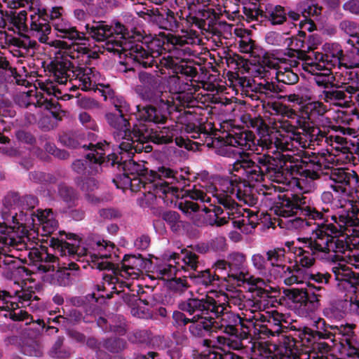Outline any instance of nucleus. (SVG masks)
Segmentation results:
<instances>
[{"instance_id": "f257e3e1", "label": "nucleus", "mask_w": 359, "mask_h": 359, "mask_svg": "<svg viewBox=\"0 0 359 359\" xmlns=\"http://www.w3.org/2000/svg\"><path fill=\"white\" fill-rule=\"evenodd\" d=\"M337 228L333 224L321 226L316 230L312 229L309 236L299 237L297 241L303 247L295 248L296 268L309 270L315 263L313 255L317 257L338 262L332 271L338 281H346L352 286L359 284V274L353 272L347 264L355 265L359 258L352 251L346 249L343 241L336 238Z\"/></svg>"}, {"instance_id": "f03ea898", "label": "nucleus", "mask_w": 359, "mask_h": 359, "mask_svg": "<svg viewBox=\"0 0 359 359\" xmlns=\"http://www.w3.org/2000/svg\"><path fill=\"white\" fill-rule=\"evenodd\" d=\"M46 15V10L43 8H38L36 12L32 14L31 17V29L36 32L39 35V40L41 43H47L50 47L58 49L55 53L54 65L62 70L71 69L73 67L70 61V47L67 42L60 39H54L48 41V34L51 32V27L43 16Z\"/></svg>"}, {"instance_id": "7ed1b4c3", "label": "nucleus", "mask_w": 359, "mask_h": 359, "mask_svg": "<svg viewBox=\"0 0 359 359\" xmlns=\"http://www.w3.org/2000/svg\"><path fill=\"white\" fill-rule=\"evenodd\" d=\"M215 301L210 297L197 299H190L181 304V309L194 315L190 319L192 324L189 327L191 333L196 337H201L204 332L210 330L214 321L212 317L208 316V311H214Z\"/></svg>"}, {"instance_id": "20e7f679", "label": "nucleus", "mask_w": 359, "mask_h": 359, "mask_svg": "<svg viewBox=\"0 0 359 359\" xmlns=\"http://www.w3.org/2000/svg\"><path fill=\"white\" fill-rule=\"evenodd\" d=\"M252 142V135L250 133H240L235 135H229L224 140V145L221 148L220 152L229 157L237 158L233 163V170L238 171L240 169L245 170L253 167L254 162L249 159L248 156H242L244 150L250 147Z\"/></svg>"}, {"instance_id": "39448f33", "label": "nucleus", "mask_w": 359, "mask_h": 359, "mask_svg": "<svg viewBox=\"0 0 359 359\" xmlns=\"http://www.w3.org/2000/svg\"><path fill=\"white\" fill-rule=\"evenodd\" d=\"M206 191L212 194L214 196L222 201H227L228 198L239 201L247 202V189L248 187L238 180L234 178L217 177L214 182L206 186Z\"/></svg>"}, {"instance_id": "423d86ee", "label": "nucleus", "mask_w": 359, "mask_h": 359, "mask_svg": "<svg viewBox=\"0 0 359 359\" xmlns=\"http://www.w3.org/2000/svg\"><path fill=\"white\" fill-rule=\"evenodd\" d=\"M112 103L116 109V113L107 114L108 123L117 130L116 137L126 139L119 144L122 151H128L132 149V142H135L133 131L128 128V121L123 117V112L128 110V106L122 97H115L112 98Z\"/></svg>"}, {"instance_id": "0eeeda50", "label": "nucleus", "mask_w": 359, "mask_h": 359, "mask_svg": "<svg viewBox=\"0 0 359 359\" xmlns=\"http://www.w3.org/2000/svg\"><path fill=\"white\" fill-rule=\"evenodd\" d=\"M297 57L304 61V69L315 76L314 80L318 86H328L330 82V69L326 66L321 53L297 50Z\"/></svg>"}, {"instance_id": "6e6552de", "label": "nucleus", "mask_w": 359, "mask_h": 359, "mask_svg": "<svg viewBox=\"0 0 359 359\" xmlns=\"http://www.w3.org/2000/svg\"><path fill=\"white\" fill-rule=\"evenodd\" d=\"M113 32V37L111 38L114 41L117 42H123L125 43V41L129 46H128L127 50H122L121 52L126 53V55H129L130 58L134 59L144 65H150L153 62V56L145 50L144 46L142 43H136L131 44L130 41H129L125 36V27L123 25L120 24L119 22H116L114 25V27H111Z\"/></svg>"}, {"instance_id": "1a4fd4ad", "label": "nucleus", "mask_w": 359, "mask_h": 359, "mask_svg": "<svg viewBox=\"0 0 359 359\" xmlns=\"http://www.w3.org/2000/svg\"><path fill=\"white\" fill-rule=\"evenodd\" d=\"M86 29L89 34L97 41H105L103 48L109 52L120 53L122 50H127L129 44L125 41H114L111 39L113 37L111 27L106 25L104 22H96L91 27L86 25Z\"/></svg>"}, {"instance_id": "9d476101", "label": "nucleus", "mask_w": 359, "mask_h": 359, "mask_svg": "<svg viewBox=\"0 0 359 359\" xmlns=\"http://www.w3.org/2000/svg\"><path fill=\"white\" fill-rule=\"evenodd\" d=\"M133 134L135 142L144 143L151 141L155 144H167L172 140V128H163L160 130H149L145 125H134Z\"/></svg>"}, {"instance_id": "9b49d317", "label": "nucleus", "mask_w": 359, "mask_h": 359, "mask_svg": "<svg viewBox=\"0 0 359 359\" xmlns=\"http://www.w3.org/2000/svg\"><path fill=\"white\" fill-rule=\"evenodd\" d=\"M69 60L73 64V67L71 69L64 71L60 67L55 66V69L59 70L62 75L69 76L68 72H75L80 82L79 86L83 90L93 89L95 86L100 85V75L95 68L88 67H79L74 71V57L70 55Z\"/></svg>"}, {"instance_id": "f8f14e48", "label": "nucleus", "mask_w": 359, "mask_h": 359, "mask_svg": "<svg viewBox=\"0 0 359 359\" xmlns=\"http://www.w3.org/2000/svg\"><path fill=\"white\" fill-rule=\"evenodd\" d=\"M300 135L289 131H271L270 133L263 135L261 137L262 143L267 147L274 144L277 149L285 151L291 150L294 147L293 142H299Z\"/></svg>"}, {"instance_id": "ddd939ff", "label": "nucleus", "mask_w": 359, "mask_h": 359, "mask_svg": "<svg viewBox=\"0 0 359 359\" xmlns=\"http://www.w3.org/2000/svg\"><path fill=\"white\" fill-rule=\"evenodd\" d=\"M264 277L269 281L281 279L285 285H291L297 283V270L292 271L289 266L276 264L268 268Z\"/></svg>"}, {"instance_id": "4468645a", "label": "nucleus", "mask_w": 359, "mask_h": 359, "mask_svg": "<svg viewBox=\"0 0 359 359\" xmlns=\"http://www.w3.org/2000/svg\"><path fill=\"white\" fill-rule=\"evenodd\" d=\"M57 21L52 25L57 37L67 39L72 41H81L85 39L84 34L79 32L67 17Z\"/></svg>"}, {"instance_id": "2eb2a0df", "label": "nucleus", "mask_w": 359, "mask_h": 359, "mask_svg": "<svg viewBox=\"0 0 359 359\" xmlns=\"http://www.w3.org/2000/svg\"><path fill=\"white\" fill-rule=\"evenodd\" d=\"M155 194L149 191L144 195L145 200L148 205H151L153 204L154 201L156 200V196L162 198H166L167 201H172L175 197L179 196V189L176 187L170 186L166 182H161L155 184L154 185Z\"/></svg>"}, {"instance_id": "dca6fc26", "label": "nucleus", "mask_w": 359, "mask_h": 359, "mask_svg": "<svg viewBox=\"0 0 359 359\" xmlns=\"http://www.w3.org/2000/svg\"><path fill=\"white\" fill-rule=\"evenodd\" d=\"M351 178H354V174L348 173L343 168L334 169L330 175V180L332 182L330 187L336 193H344Z\"/></svg>"}, {"instance_id": "f3484780", "label": "nucleus", "mask_w": 359, "mask_h": 359, "mask_svg": "<svg viewBox=\"0 0 359 359\" xmlns=\"http://www.w3.org/2000/svg\"><path fill=\"white\" fill-rule=\"evenodd\" d=\"M142 260L135 257L126 256L123 260L120 274L123 278H137L141 273Z\"/></svg>"}, {"instance_id": "a211bd4d", "label": "nucleus", "mask_w": 359, "mask_h": 359, "mask_svg": "<svg viewBox=\"0 0 359 359\" xmlns=\"http://www.w3.org/2000/svg\"><path fill=\"white\" fill-rule=\"evenodd\" d=\"M137 108L136 118L141 121H148L159 123H163L165 119V116L161 111H158L155 107L147 106L140 109L137 106Z\"/></svg>"}, {"instance_id": "6ab92c4d", "label": "nucleus", "mask_w": 359, "mask_h": 359, "mask_svg": "<svg viewBox=\"0 0 359 359\" xmlns=\"http://www.w3.org/2000/svg\"><path fill=\"white\" fill-rule=\"evenodd\" d=\"M36 216L45 234H50L56 230L57 222L51 210L38 211Z\"/></svg>"}, {"instance_id": "aec40b11", "label": "nucleus", "mask_w": 359, "mask_h": 359, "mask_svg": "<svg viewBox=\"0 0 359 359\" xmlns=\"http://www.w3.org/2000/svg\"><path fill=\"white\" fill-rule=\"evenodd\" d=\"M325 54L323 55V60L326 66L330 69L332 66L339 65L341 63L343 51L339 46L332 44V46L326 45Z\"/></svg>"}, {"instance_id": "412c9836", "label": "nucleus", "mask_w": 359, "mask_h": 359, "mask_svg": "<svg viewBox=\"0 0 359 359\" xmlns=\"http://www.w3.org/2000/svg\"><path fill=\"white\" fill-rule=\"evenodd\" d=\"M292 201L297 212L299 210L302 215L308 216L313 219H322L323 218L322 212L306 205L305 197L295 196Z\"/></svg>"}, {"instance_id": "4be33fe9", "label": "nucleus", "mask_w": 359, "mask_h": 359, "mask_svg": "<svg viewBox=\"0 0 359 359\" xmlns=\"http://www.w3.org/2000/svg\"><path fill=\"white\" fill-rule=\"evenodd\" d=\"M302 113L307 115L309 120L313 121L320 116H323L327 111V107L319 101L311 102V100L306 102L302 107Z\"/></svg>"}, {"instance_id": "5701e85b", "label": "nucleus", "mask_w": 359, "mask_h": 359, "mask_svg": "<svg viewBox=\"0 0 359 359\" xmlns=\"http://www.w3.org/2000/svg\"><path fill=\"white\" fill-rule=\"evenodd\" d=\"M297 283H296V284H308L311 280L318 283H323V281L327 283L330 277L327 273L323 274L319 272L313 273L309 270L304 269H298L297 270Z\"/></svg>"}, {"instance_id": "b1692460", "label": "nucleus", "mask_w": 359, "mask_h": 359, "mask_svg": "<svg viewBox=\"0 0 359 359\" xmlns=\"http://www.w3.org/2000/svg\"><path fill=\"white\" fill-rule=\"evenodd\" d=\"M265 17L273 25L283 24L287 19V13L280 6L267 5L265 8Z\"/></svg>"}, {"instance_id": "393cba45", "label": "nucleus", "mask_w": 359, "mask_h": 359, "mask_svg": "<svg viewBox=\"0 0 359 359\" xmlns=\"http://www.w3.org/2000/svg\"><path fill=\"white\" fill-rule=\"evenodd\" d=\"M328 224H316L313 223V226L307 221H305L299 217H295L287 221V226L290 229H297L305 233H312V229L316 230L321 226H327Z\"/></svg>"}, {"instance_id": "a878e982", "label": "nucleus", "mask_w": 359, "mask_h": 359, "mask_svg": "<svg viewBox=\"0 0 359 359\" xmlns=\"http://www.w3.org/2000/svg\"><path fill=\"white\" fill-rule=\"evenodd\" d=\"M50 246L59 252L62 256L74 255L76 252V248L74 244L55 238L50 240Z\"/></svg>"}, {"instance_id": "bb28decb", "label": "nucleus", "mask_w": 359, "mask_h": 359, "mask_svg": "<svg viewBox=\"0 0 359 359\" xmlns=\"http://www.w3.org/2000/svg\"><path fill=\"white\" fill-rule=\"evenodd\" d=\"M286 297L292 300L295 304L296 307H302L306 306L308 292L303 290V289H290L284 291Z\"/></svg>"}, {"instance_id": "cd10ccee", "label": "nucleus", "mask_w": 359, "mask_h": 359, "mask_svg": "<svg viewBox=\"0 0 359 359\" xmlns=\"http://www.w3.org/2000/svg\"><path fill=\"white\" fill-rule=\"evenodd\" d=\"M109 150V145L99 143L97 144H92L90 151L87 154V158L90 162L100 164L103 162L105 152Z\"/></svg>"}, {"instance_id": "c85d7f7f", "label": "nucleus", "mask_w": 359, "mask_h": 359, "mask_svg": "<svg viewBox=\"0 0 359 359\" xmlns=\"http://www.w3.org/2000/svg\"><path fill=\"white\" fill-rule=\"evenodd\" d=\"M34 253L36 254V256L39 259L44 260L46 262L53 264V265H51V266L50 265L46 266V265L41 264L39 267V269L40 270H42L43 272H47V271H50L51 270L52 271L55 270V266L54 265V264L57 262V258L55 256H54L53 255H51L50 253H48L46 251V249H42L41 252H38L37 250H36V252H34Z\"/></svg>"}, {"instance_id": "c756f323", "label": "nucleus", "mask_w": 359, "mask_h": 359, "mask_svg": "<svg viewBox=\"0 0 359 359\" xmlns=\"http://www.w3.org/2000/svg\"><path fill=\"white\" fill-rule=\"evenodd\" d=\"M276 79L286 84H294L297 82L298 76L288 68H279L276 73Z\"/></svg>"}, {"instance_id": "7c9ffc66", "label": "nucleus", "mask_w": 359, "mask_h": 359, "mask_svg": "<svg viewBox=\"0 0 359 359\" xmlns=\"http://www.w3.org/2000/svg\"><path fill=\"white\" fill-rule=\"evenodd\" d=\"M275 212L276 215L285 218L297 213L292 201L289 199L283 200L280 205L276 207Z\"/></svg>"}, {"instance_id": "2f4dec72", "label": "nucleus", "mask_w": 359, "mask_h": 359, "mask_svg": "<svg viewBox=\"0 0 359 359\" xmlns=\"http://www.w3.org/2000/svg\"><path fill=\"white\" fill-rule=\"evenodd\" d=\"M8 6L15 9L20 7L28 6L34 13L38 8H42L40 3L36 0H7Z\"/></svg>"}, {"instance_id": "473e14b6", "label": "nucleus", "mask_w": 359, "mask_h": 359, "mask_svg": "<svg viewBox=\"0 0 359 359\" xmlns=\"http://www.w3.org/2000/svg\"><path fill=\"white\" fill-rule=\"evenodd\" d=\"M245 262V257L241 253H232L227 258L228 266L231 271L239 270Z\"/></svg>"}, {"instance_id": "72a5a7b5", "label": "nucleus", "mask_w": 359, "mask_h": 359, "mask_svg": "<svg viewBox=\"0 0 359 359\" xmlns=\"http://www.w3.org/2000/svg\"><path fill=\"white\" fill-rule=\"evenodd\" d=\"M325 100L334 104L341 105L346 98V94L342 90L325 91Z\"/></svg>"}, {"instance_id": "f704fd0d", "label": "nucleus", "mask_w": 359, "mask_h": 359, "mask_svg": "<svg viewBox=\"0 0 359 359\" xmlns=\"http://www.w3.org/2000/svg\"><path fill=\"white\" fill-rule=\"evenodd\" d=\"M175 172L170 170V168L161 167L158 168V172L150 170L149 172L148 173V179L151 182H155L156 180L161 179V177H175Z\"/></svg>"}, {"instance_id": "c9c22d12", "label": "nucleus", "mask_w": 359, "mask_h": 359, "mask_svg": "<svg viewBox=\"0 0 359 359\" xmlns=\"http://www.w3.org/2000/svg\"><path fill=\"white\" fill-rule=\"evenodd\" d=\"M266 257L271 266L282 264L280 262L284 258V250L280 248L270 250L266 252Z\"/></svg>"}, {"instance_id": "e433bc0d", "label": "nucleus", "mask_w": 359, "mask_h": 359, "mask_svg": "<svg viewBox=\"0 0 359 359\" xmlns=\"http://www.w3.org/2000/svg\"><path fill=\"white\" fill-rule=\"evenodd\" d=\"M251 260L254 267L259 271V273L262 276L266 275L268 268L266 267L267 264L264 257L261 254H255L252 256Z\"/></svg>"}, {"instance_id": "4c0bfd02", "label": "nucleus", "mask_w": 359, "mask_h": 359, "mask_svg": "<svg viewBox=\"0 0 359 359\" xmlns=\"http://www.w3.org/2000/svg\"><path fill=\"white\" fill-rule=\"evenodd\" d=\"M259 172L262 173L269 172L272 170L273 162L274 159L269 156H259L257 159Z\"/></svg>"}, {"instance_id": "58836bf2", "label": "nucleus", "mask_w": 359, "mask_h": 359, "mask_svg": "<svg viewBox=\"0 0 359 359\" xmlns=\"http://www.w3.org/2000/svg\"><path fill=\"white\" fill-rule=\"evenodd\" d=\"M281 62L282 61L280 59L269 54H266L262 60V65L264 66V67L274 69H276V71H278V69L281 67Z\"/></svg>"}, {"instance_id": "ea45409f", "label": "nucleus", "mask_w": 359, "mask_h": 359, "mask_svg": "<svg viewBox=\"0 0 359 359\" xmlns=\"http://www.w3.org/2000/svg\"><path fill=\"white\" fill-rule=\"evenodd\" d=\"M246 219L245 227L243 229V233H250L257 226L258 224V217L257 214L248 212L247 216H243Z\"/></svg>"}, {"instance_id": "a19ab883", "label": "nucleus", "mask_w": 359, "mask_h": 359, "mask_svg": "<svg viewBox=\"0 0 359 359\" xmlns=\"http://www.w3.org/2000/svg\"><path fill=\"white\" fill-rule=\"evenodd\" d=\"M300 127L311 140L318 136L320 132L319 128L314 126L312 121H304L302 123H300Z\"/></svg>"}, {"instance_id": "79ce46f5", "label": "nucleus", "mask_w": 359, "mask_h": 359, "mask_svg": "<svg viewBox=\"0 0 359 359\" xmlns=\"http://www.w3.org/2000/svg\"><path fill=\"white\" fill-rule=\"evenodd\" d=\"M104 244L97 243V255L96 257L97 258L104 259L108 258L111 256V250L113 249V245L109 244L108 245L107 243L104 242Z\"/></svg>"}, {"instance_id": "37998d69", "label": "nucleus", "mask_w": 359, "mask_h": 359, "mask_svg": "<svg viewBox=\"0 0 359 359\" xmlns=\"http://www.w3.org/2000/svg\"><path fill=\"white\" fill-rule=\"evenodd\" d=\"M49 16L52 25L55 22H57V20H60V19L66 18L65 10L63 8L60 6L52 8L51 11H50Z\"/></svg>"}, {"instance_id": "c03bdc74", "label": "nucleus", "mask_w": 359, "mask_h": 359, "mask_svg": "<svg viewBox=\"0 0 359 359\" xmlns=\"http://www.w3.org/2000/svg\"><path fill=\"white\" fill-rule=\"evenodd\" d=\"M346 65L349 68L359 67V50L358 48H354L349 53Z\"/></svg>"}, {"instance_id": "a18cd8bd", "label": "nucleus", "mask_w": 359, "mask_h": 359, "mask_svg": "<svg viewBox=\"0 0 359 359\" xmlns=\"http://www.w3.org/2000/svg\"><path fill=\"white\" fill-rule=\"evenodd\" d=\"M180 209L186 214H191V212H194L198 210V205L197 203L190 201H185L184 202H181L179 204Z\"/></svg>"}, {"instance_id": "49530a36", "label": "nucleus", "mask_w": 359, "mask_h": 359, "mask_svg": "<svg viewBox=\"0 0 359 359\" xmlns=\"http://www.w3.org/2000/svg\"><path fill=\"white\" fill-rule=\"evenodd\" d=\"M327 142L334 147L336 150H339L341 146L345 145L346 143V139L341 136H330L327 139Z\"/></svg>"}, {"instance_id": "de8ad7c7", "label": "nucleus", "mask_w": 359, "mask_h": 359, "mask_svg": "<svg viewBox=\"0 0 359 359\" xmlns=\"http://www.w3.org/2000/svg\"><path fill=\"white\" fill-rule=\"evenodd\" d=\"M184 263L189 266L192 269H196L197 267V256L195 253L187 252L183 258Z\"/></svg>"}, {"instance_id": "09e8293b", "label": "nucleus", "mask_w": 359, "mask_h": 359, "mask_svg": "<svg viewBox=\"0 0 359 359\" xmlns=\"http://www.w3.org/2000/svg\"><path fill=\"white\" fill-rule=\"evenodd\" d=\"M189 195L194 200H201L203 202L210 201L209 197L206 196L204 191L199 189H194L190 191Z\"/></svg>"}, {"instance_id": "8fccbe9b", "label": "nucleus", "mask_w": 359, "mask_h": 359, "mask_svg": "<svg viewBox=\"0 0 359 359\" xmlns=\"http://www.w3.org/2000/svg\"><path fill=\"white\" fill-rule=\"evenodd\" d=\"M163 219L171 226L177 224L180 222V217L176 212H166L163 214Z\"/></svg>"}, {"instance_id": "3c124183", "label": "nucleus", "mask_w": 359, "mask_h": 359, "mask_svg": "<svg viewBox=\"0 0 359 359\" xmlns=\"http://www.w3.org/2000/svg\"><path fill=\"white\" fill-rule=\"evenodd\" d=\"M298 11L302 13L303 17H304L305 19H308L309 16L318 13L317 8L313 6H308L306 8H303L302 6H299L298 8Z\"/></svg>"}, {"instance_id": "603ef678", "label": "nucleus", "mask_w": 359, "mask_h": 359, "mask_svg": "<svg viewBox=\"0 0 359 359\" xmlns=\"http://www.w3.org/2000/svg\"><path fill=\"white\" fill-rule=\"evenodd\" d=\"M344 8L350 12L359 14V1L351 0L344 4Z\"/></svg>"}, {"instance_id": "864d4df0", "label": "nucleus", "mask_w": 359, "mask_h": 359, "mask_svg": "<svg viewBox=\"0 0 359 359\" xmlns=\"http://www.w3.org/2000/svg\"><path fill=\"white\" fill-rule=\"evenodd\" d=\"M313 349L323 356L330 351V346L325 342H318L314 344Z\"/></svg>"}, {"instance_id": "5fc2aeb1", "label": "nucleus", "mask_w": 359, "mask_h": 359, "mask_svg": "<svg viewBox=\"0 0 359 359\" xmlns=\"http://www.w3.org/2000/svg\"><path fill=\"white\" fill-rule=\"evenodd\" d=\"M311 97L305 95V96H299V95H290L288 96V100L293 102H297V104L304 106L305 102L310 100Z\"/></svg>"}, {"instance_id": "6e6d98bb", "label": "nucleus", "mask_w": 359, "mask_h": 359, "mask_svg": "<svg viewBox=\"0 0 359 359\" xmlns=\"http://www.w3.org/2000/svg\"><path fill=\"white\" fill-rule=\"evenodd\" d=\"M11 318L14 320H25L29 318V314L25 311L19 310L11 313Z\"/></svg>"}, {"instance_id": "4d7b16f0", "label": "nucleus", "mask_w": 359, "mask_h": 359, "mask_svg": "<svg viewBox=\"0 0 359 359\" xmlns=\"http://www.w3.org/2000/svg\"><path fill=\"white\" fill-rule=\"evenodd\" d=\"M319 297L320 295L311 293H308V299H307V303H309L311 304V309H315L318 307L319 306Z\"/></svg>"}, {"instance_id": "13d9d810", "label": "nucleus", "mask_w": 359, "mask_h": 359, "mask_svg": "<svg viewBox=\"0 0 359 359\" xmlns=\"http://www.w3.org/2000/svg\"><path fill=\"white\" fill-rule=\"evenodd\" d=\"M97 187V184L94 180L89 179L86 182H83L81 188L83 191H93Z\"/></svg>"}, {"instance_id": "bf43d9fd", "label": "nucleus", "mask_w": 359, "mask_h": 359, "mask_svg": "<svg viewBox=\"0 0 359 359\" xmlns=\"http://www.w3.org/2000/svg\"><path fill=\"white\" fill-rule=\"evenodd\" d=\"M240 49L243 53H248L251 52L252 50V45L250 43V40L248 41L241 40L240 42Z\"/></svg>"}, {"instance_id": "052dcab7", "label": "nucleus", "mask_w": 359, "mask_h": 359, "mask_svg": "<svg viewBox=\"0 0 359 359\" xmlns=\"http://www.w3.org/2000/svg\"><path fill=\"white\" fill-rule=\"evenodd\" d=\"M299 25L301 28H304L309 32H312L315 27V25L313 24V22L308 19H305L304 21H302Z\"/></svg>"}, {"instance_id": "680f3d73", "label": "nucleus", "mask_w": 359, "mask_h": 359, "mask_svg": "<svg viewBox=\"0 0 359 359\" xmlns=\"http://www.w3.org/2000/svg\"><path fill=\"white\" fill-rule=\"evenodd\" d=\"M173 318L175 319V320L177 322L182 321L184 325L191 322V320H190L191 318H185L184 315L180 311L175 312L173 313Z\"/></svg>"}, {"instance_id": "e2e57ef3", "label": "nucleus", "mask_w": 359, "mask_h": 359, "mask_svg": "<svg viewBox=\"0 0 359 359\" xmlns=\"http://www.w3.org/2000/svg\"><path fill=\"white\" fill-rule=\"evenodd\" d=\"M201 278H203L202 279L203 283L208 285L212 282V278L211 277L209 271L205 270V271H201Z\"/></svg>"}, {"instance_id": "0e129e2a", "label": "nucleus", "mask_w": 359, "mask_h": 359, "mask_svg": "<svg viewBox=\"0 0 359 359\" xmlns=\"http://www.w3.org/2000/svg\"><path fill=\"white\" fill-rule=\"evenodd\" d=\"M245 222H246V219L245 217H243L242 219L233 221L232 224H233V227L240 229L243 232V228L245 227Z\"/></svg>"}, {"instance_id": "69168bd1", "label": "nucleus", "mask_w": 359, "mask_h": 359, "mask_svg": "<svg viewBox=\"0 0 359 359\" xmlns=\"http://www.w3.org/2000/svg\"><path fill=\"white\" fill-rule=\"evenodd\" d=\"M271 319L273 320L275 325H279L283 319V316L277 311H272Z\"/></svg>"}, {"instance_id": "338daca9", "label": "nucleus", "mask_w": 359, "mask_h": 359, "mask_svg": "<svg viewBox=\"0 0 359 359\" xmlns=\"http://www.w3.org/2000/svg\"><path fill=\"white\" fill-rule=\"evenodd\" d=\"M221 359H241V358L234 353L226 352L221 355Z\"/></svg>"}, {"instance_id": "774afa93", "label": "nucleus", "mask_w": 359, "mask_h": 359, "mask_svg": "<svg viewBox=\"0 0 359 359\" xmlns=\"http://www.w3.org/2000/svg\"><path fill=\"white\" fill-rule=\"evenodd\" d=\"M79 119L83 124H86L90 121L91 118L88 113L83 112L80 114Z\"/></svg>"}]
</instances>
